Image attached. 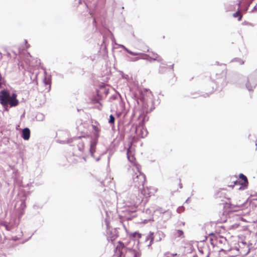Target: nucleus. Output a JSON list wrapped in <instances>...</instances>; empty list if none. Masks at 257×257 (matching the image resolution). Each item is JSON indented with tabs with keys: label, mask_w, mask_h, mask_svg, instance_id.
<instances>
[{
	"label": "nucleus",
	"mask_w": 257,
	"mask_h": 257,
	"mask_svg": "<svg viewBox=\"0 0 257 257\" xmlns=\"http://www.w3.org/2000/svg\"><path fill=\"white\" fill-rule=\"evenodd\" d=\"M0 103L8 110V106L15 107L18 105L19 101L15 93H11L10 91L4 89L0 91Z\"/></svg>",
	"instance_id": "obj_1"
},
{
	"label": "nucleus",
	"mask_w": 257,
	"mask_h": 257,
	"mask_svg": "<svg viewBox=\"0 0 257 257\" xmlns=\"http://www.w3.org/2000/svg\"><path fill=\"white\" fill-rule=\"evenodd\" d=\"M136 172L132 174V186L139 188L146 185L147 179L146 175L141 172V169H136Z\"/></svg>",
	"instance_id": "obj_2"
},
{
	"label": "nucleus",
	"mask_w": 257,
	"mask_h": 257,
	"mask_svg": "<svg viewBox=\"0 0 257 257\" xmlns=\"http://www.w3.org/2000/svg\"><path fill=\"white\" fill-rule=\"evenodd\" d=\"M231 184L229 185V187L233 188L235 185H240L243 187L246 188L248 182L247 177L243 174H240L239 175L238 179L236 176H231L229 177Z\"/></svg>",
	"instance_id": "obj_3"
},
{
	"label": "nucleus",
	"mask_w": 257,
	"mask_h": 257,
	"mask_svg": "<svg viewBox=\"0 0 257 257\" xmlns=\"http://www.w3.org/2000/svg\"><path fill=\"white\" fill-rule=\"evenodd\" d=\"M127 158L130 163L135 167L136 169H141L140 165L137 162L135 150L132 148L131 146L127 150Z\"/></svg>",
	"instance_id": "obj_4"
},
{
	"label": "nucleus",
	"mask_w": 257,
	"mask_h": 257,
	"mask_svg": "<svg viewBox=\"0 0 257 257\" xmlns=\"http://www.w3.org/2000/svg\"><path fill=\"white\" fill-rule=\"evenodd\" d=\"M125 252L126 248L123 243L121 241H118L112 257H125Z\"/></svg>",
	"instance_id": "obj_5"
},
{
	"label": "nucleus",
	"mask_w": 257,
	"mask_h": 257,
	"mask_svg": "<svg viewBox=\"0 0 257 257\" xmlns=\"http://www.w3.org/2000/svg\"><path fill=\"white\" fill-rule=\"evenodd\" d=\"M138 189L140 192V193L141 194V197L142 199H144V198H148L151 196V191L150 190V189L147 186H145V185L142 186L140 188H138Z\"/></svg>",
	"instance_id": "obj_6"
},
{
	"label": "nucleus",
	"mask_w": 257,
	"mask_h": 257,
	"mask_svg": "<svg viewBox=\"0 0 257 257\" xmlns=\"http://www.w3.org/2000/svg\"><path fill=\"white\" fill-rule=\"evenodd\" d=\"M154 240V235L152 232H150L146 236L145 239V243L147 246H150L153 243Z\"/></svg>",
	"instance_id": "obj_7"
},
{
	"label": "nucleus",
	"mask_w": 257,
	"mask_h": 257,
	"mask_svg": "<svg viewBox=\"0 0 257 257\" xmlns=\"http://www.w3.org/2000/svg\"><path fill=\"white\" fill-rule=\"evenodd\" d=\"M237 5V12L233 14V16L234 18H238V21H241L242 19V15L241 14L240 11H243L241 8V3H239L236 4Z\"/></svg>",
	"instance_id": "obj_8"
},
{
	"label": "nucleus",
	"mask_w": 257,
	"mask_h": 257,
	"mask_svg": "<svg viewBox=\"0 0 257 257\" xmlns=\"http://www.w3.org/2000/svg\"><path fill=\"white\" fill-rule=\"evenodd\" d=\"M136 133L141 138H144L147 135V131L140 126H136Z\"/></svg>",
	"instance_id": "obj_9"
},
{
	"label": "nucleus",
	"mask_w": 257,
	"mask_h": 257,
	"mask_svg": "<svg viewBox=\"0 0 257 257\" xmlns=\"http://www.w3.org/2000/svg\"><path fill=\"white\" fill-rule=\"evenodd\" d=\"M30 137V131L28 128H25L22 132V138L25 140H28Z\"/></svg>",
	"instance_id": "obj_10"
},
{
	"label": "nucleus",
	"mask_w": 257,
	"mask_h": 257,
	"mask_svg": "<svg viewBox=\"0 0 257 257\" xmlns=\"http://www.w3.org/2000/svg\"><path fill=\"white\" fill-rule=\"evenodd\" d=\"M142 92L143 93H146L147 96L150 97L151 99L153 98V94L151 91L149 89H144L142 90Z\"/></svg>",
	"instance_id": "obj_11"
},
{
	"label": "nucleus",
	"mask_w": 257,
	"mask_h": 257,
	"mask_svg": "<svg viewBox=\"0 0 257 257\" xmlns=\"http://www.w3.org/2000/svg\"><path fill=\"white\" fill-rule=\"evenodd\" d=\"M164 257H181L180 254L177 253H172L167 252L164 254Z\"/></svg>",
	"instance_id": "obj_12"
},
{
	"label": "nucleus",
	"mask_w": 257,
	"mask_h": 257,
	"mask_svg": "<svg viewBox=\"0 0 257 257\" xmlns=\"http://www.w3.org/2000/svg\"><path fill=\"white\" fill-rule=\"evenodd\" d=\"M92 127L95 132V134L96 136H98L99 133L100 132V128L99 127V124L98 123V125H93Z\"/></svg>",
	"instance_id": "obj_13"
},
{
	"label": "nucleus",
	"mask_w": 257,
	"mask_h": 257,
	"mask_svg": "<svg viewBox=\"0 0 257 257\" xmlns=\"http://www.w3.org/2000/svg\"><path fill=\"white\" fill-rule=\"evenodd\" d=\"M152 58L154 60H156L158 61H162V59L161 58V57L159 55H158L157 54H154L153 56L152 57Z\"/></svg>",
	"instance_id": "obj_14"
},
{
	"label": "nucleus",
	"mask_w": 257,
	"mask_h": 257,
	"mask_svg": "<svg viewBox=\"0 0 257 257\" xmlns=\"http://www.w3.org/2000/svg\"><path fill=\"white\" fill-rule=\"evenodd\" d=\"M131 236L133 237H138V238H141L142 236V235L141 233L138 232H135L131 234Z\"/></svg>",
	"instance_id": "obj_15"
},
{
	"label": "nucleus",
	"mask_w": 257,
	"mask_h": 257,
	"mask_svg": "<svg viewBox=\"0 0 257 257\" xmlns=\"http://www.w3.org/2000/svg\"><path fill=\"white\" fill-rule=\"evenodd\" d=\"M176 235L178 237H184V232L182 230L178 229L176 231Z\"/></svg>",
	"instance_id": "obj_16"
},
{
	"label": "nucleus",
	"mask_w": 257,
	"mask_h": 257,
	"mask_svg": "<svg viewBox=\"0 0 257 257\" xmlns=\"http://www.w3.org/2000/svg\"><path fill=\"white\" fill-rule=\"evenodd\" d=\"M114 121H115L114 117L112 114H111L109 116V118L108 122L109 123L111 124H114Z\"/></svg>",
	"instance_id": "obj_17"
},
{
	"label": "nucleus",
	"mask_w": 257,
	"mask_h": 257,
	"mask_svg": "<svg viewBox=\"0 0 257 257\" xmlns=\"http://www.w3.org/2000/svg\"><path fill=\"white\" fill-rule=\"evenodd\" d=\"M90 152L91 153L92 155H93V153L95 152L94 146L92 145H91V146Z\"/></svg>",
	"instance_id": "obj_18"
},
{
	"label": "nucleus",
	"mask_w": 257,
	"mask_h": 257,
	"mask_svg": "<svg viewBox=\"0 0 257 257\" xmlns=\"http://www.w3.org/2000/svg\"><path fill=\"white\" fill-rule=\"evenodd\" d=\"M242 3H243L245 5H247L248 6L249 5V4H248V3L245 0L243 1Z\"/></svg>",
	"instance_id": "obj_19"
},
{
	"label": "nucleus",
	"mask_w": 257,
	"mask_h": 257,
	"mask_svg": "<svg viewBox=\"0 0 257 257\" xmlns=\"http://www.w3.org/2000/svg\"><path fill=\"white\" fill-rule=\"evenodd\" d=\"M214 234L212 232L209 234V235H214Z\"/></svg>",
	"instance_id": "obj_20"
},
{
	"label": "nucleus",
	"mask_w": 257,
	"mask_h": 257,
	"mask_svg": "<svg viewBox=\"0 0 257 257\" xmlns=\"http://www.w3.org/2000/svg\"><path fill=\"white\" fill-rule=\"evenodd\" d=\"M247 7L246 9H245L244 10H243V11H247Z\"/></svg>",
	"instance_id": "obj_21"
},
{
	"label": "nucleus",
	"mask_w": 257,
	"mask_h": 257,
	"mask_svg": "<svg viewBox=\"0 0 257 257\" xmlns=\"http://www.w3.org/2000/svg\"><path fill=\"white\" fill-rule=\"evenodd\" d=\"M229 11H232V8H229Z\"/></svg>",
	"instance_id": "obj_22"
}]
</instances>
